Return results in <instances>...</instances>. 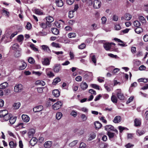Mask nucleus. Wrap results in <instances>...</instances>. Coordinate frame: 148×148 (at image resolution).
I'll list each match as a JSON object with an SVG mask.
<instances>
[{
  "mask_svg": "<svg viewBox=\"0 0 148 148\" xmlns=\"http://www.w3.org/2000/svg\"><path fill=\"white\" fill-rule=\"evenodd\" d=\"M90 86L95 89H97L98 90H99L100 89L99 87V86L98 85L95 84H91L90 85Z\"/></svg>",
  "mask_w": 148,
  "mask_h": 148,
  "instance_id": "obj_50",
  "label": "nucleus"
},
{
  "mask_svg": "<svg viewBox=\"0 0 148 148\" xmlns=\"http://www.w3.org/2000/svg\"><path fill=\"white\" fill-rule=\"evenodd\" d=\"M60 78H59V77L56 78L54 79L53 81V85H56L58 82H60Z\"/></svg>",
  "mask_w": 148,
  "mask_h": 148,
  "instance_id": "obj_48",
  "label": "nucleus"
},
{
  "mask_svg": "<svg viewBox=\"0 0 148 148\" xmlns=\"http://www.w3.org/2000/svg\"><path fill=\"white\" fill-rule=\"evenodd\" d=\"M80 117L83 121H86L87 119V116L85 114H81Z\"/></svg>",
  "mask_w": 148,
  "mask_h": 148,
  "instance_id": "obj_53",
  "label": "nucleus"
},
{
  "mask_svg": "<svg viewBox=\"0 0 148 148\" xmlns=\"http://www.w3.org/2000/svg\"><path fill=\"white\" fill-rule=\"evenodd\" d=\"M116 93V95L118 99L121 100H123L124 99L123 94L122 93L121 90L120 89H118L115 90Z\"/></svg>",
  "mask_w": 148,
  "mask_h": 148,
  "instance_id": "obj_1",
  "label": "nucleus"
},
{
  "mask_svg": "<svg viewBox=\"0 0 148 148\" xmlns=\"http://www.w3.org/2000/svg\"><path fill=\"white\" fill-rule=\"evenodd\" d=\"M16 119V117H12V116L9 119V122L11 124H14L15 122Z\"/></svg>",
  "mask_w": 148,
  "mask_h": 148,
  "instance_id": "obj_35",
  "label": "nucleus"
},
{
  "mask_svg": "<svg viewBox=\"0 0 148 148\" xmlns=\"http://www.w3.org/2000/svg\"><path fill=\"white\" fill-rule=\"evenodd\" d=\"M108 135L110 138H112L114 136V133L108 132Z\"/></svg>",
  "mask_w": 148,
  "mask_h": 148,
  "instance_id": "obj_61",
  "label": "nucleus"
},
{
  "mask_svg": "<svg viewBox=\"0 0 148 148\" xmlns=\"http://www.w3.org/2000/svg\"><path fill=\"white\" fill-rule=\"evenodd\" d=\"M22 120L25 122L27 123L30 120L29 117L27 115L23 114L21 116Z\"/></svg>",
  "mask_w": 148,
  "mask_h": 148,
  "instance_id": "obj_14",
  "label": "nucleus"
},
{
  "mask_svg": "<svg viewBox=\"0 0 148 148\" xmlns=\"http://www.w3.org/2000/svg\"><path fill=\"white\" fill-rule=\"evenodd\" d=\"M28 61L29 63L32 64H34L35 62V61L34 58L31 57H29V58Z\"/></svg>",
  "mask_w": 148,
  "mask_h": 148,
  "instance_id": "obj_54",
  "label": "nucleus"
},
{
  "mask_svg": "<svg viewBox=\"0 0 148 148\" xmlns=\"http://www.w3.org/2000/svg\"><path fill=\"white\" fill-rule=\"evenodd\" d=\"M92 74L91 72H86L84 76V78L88 81H90L92 78Z\"/></svg>",
  "mask_w": 148,
  "mask_h": 148,
  "instance_id": "obj_2",
  "label": "nucleus"
},
{
  "mask_svg": "<svg viewBox=\"0 0 148 148\" xmlns=\"http://www.w3.org/2000/svg\"><path fill=\"white\" fill-rule=\"evenodd\" d=\"M90 59L91 61L95 65H96L97 59L96 56L93 53H92L90 55Z\"/></svg>",
  "mask_w": 148,
  "mask_h": 148,
  "instance_id": "obj_12",
  "label": "nucleus"
},
{
  "mask_svg": "<svg viewBox=\"0 0 148 148\" xmlns=\"http://www.w3.org/2000/svg\"><path fill=\"white\" fill-rule=\"evenodd\" d=\"M121 120V116H117L114 117L113 120V122L115 123H120Z\"/></svg>",
  "mask_w": 148,
  "mask_h": 148,
  "instance_id": "obj_11",
  "label": "nucleus"
},
{
  "mask_svg": "<svg viewBox=\"0 0 148 148\" xmlns=\"http://www.w3.org/2000/svg\"><path fill=\"white\" fill-rule=\"evenodd\" d=\"M30 47L34 51H38V49L36 48L34 45L33 44H31L30 45Z\"/></svg>",
  "mask_w": 148,
  "mask_h": 148,
  "instance_id": "obj_59",
  "label": "nucleus"
},
{
  "mask_svg": "<svg viewBox=\"0 0 148 148\" xmlns=\"http://www.w3.org/2000/svg\"><path fill=\"white\" fill-rule=\"evenodd\" d=\"M105 129L107 131H109L114 130V127L111 125H106L105 127Z\"/></svg>",
  "mask_w": 148,
  "mask_h": 148,
  "instance_id": "obj_22",
  "label": "nucleus"
},
{
  "mask_svg": "<svg viewBox=\"0 0 148 148\" xmlns=\"http://www.w3.org/2000/svg\"><path fill=\"white\" fill-rule=\"evenodd\" d=\"M51 68H47L45 70L46 73L48 77H51L54 76L53 73L51 71Z\"/></svg>",
  "mask_w": 148,
  "mask_h": 148,
  "instance_id": "obj_7",
  "label": "nucleus"
},
{
  "mask_svg": "<svg viewBox=\"0 0 148 148\" xmlns=\"http://www.w3.org/2000/svg\"><path fill=\"white\" fill-rule=\"evenodd\" d=\"M35 132V130L34 129H32L29 130L28 132V136L29 137H32Z\"/></svg>",
  "mask_w": 148,
  "mask_h": 148,
  "instance_id": "obj_27",
  "label": "nucleus"
},
{
  "mask_svg": "<svg viewBox=\"0 0 148 148\" xmlns=\"http://www.w3.org/2000/svg\"><path fill=\"white\" fill-rule=\"evenodd\" d=\"M41 48L45 52L49 53L51 51L49 47L46 45H43L41 46Z\"/></svg>",
  "mask_w": 148,
  "mask_h": 148,
  "instance_id": "obj_18",
  "label": "nucleus"
},
{
  "mask_svg": "<svg viewBox=\"0 0 148 148\" xmlns=\"http://www.w3.org/2000/svg\"><path fill=\"white\" fill-rule=\"evenodd\" d=\"M79 148H86V145L84 143H81L80 144Z\"/></svg>",
  "mask_w": 148,
  "mask_h": 148,
  "instance_id": "obj_64",
  "label": "nucleus"
},
{
  "mask_svg": "<svg viewBox=\"0 0 148 148\" xmlns=\"http://www.w3.org/2000/svg\"><path fill=\"white\" fill-rule=\"evenodd\" d=\"M132 18V16L129 14L127 13L124 16L121 17V19H125L126 20H130Z\"/></svg>",
  "mask_w": 148,
  "mask_h": 148,
  "instance_id": "obj_10",
  "label": "nucleus"
},
{
  "mask_svg": "<svg viewBox=\"0 0 148 148\" xmlns=\"http://www.w3.org/2000/svg\"><path fill=\"white\" fill-rule=\"evenodd\" d=\"M101 2L99 0H94L93 6L95 9L99 8L101 6Z\"/></svg>",
  "mask_w": 148,
  "mask_h": 148,
  "instance_id": "obj_4",
  "label": "nucleus"
},
{
  "mask_svg": "<svg viewBox=\"0 0 148 148\" xmlns=\"http://www.w3.org/2000/svg\"><path fill=\"white\" fill-rule=\"evenodd\" d=\"M112 101L114 103H116L117 102V99L116 97L114 95H112L111 97Z\"/></svg>",
  "mask_w": 148,
  "mask_h": 148,
  "instance_id": "obj_39",
  "label": "nucleus"
},
{
  "mask_svg": "<svg viewBox=\"0 0 148 148\" xmlns=\"http://www.w3.org/2000/svg\"><path fill=\"white\" fill-rule=\"evenodd\" d=\"M53 95L56 97H58L60 95L59 91L58 90H54L52 92Z\"/></svg>",
  "mask_w": 148,
  "mask_h": 148,
  "instance_id": "obj_26",
  "label": "nucleus"
},
{
  "mask_svg": "<svg viewBox=\"0 0 148 148\" xmlns=\"http://www.w3.org/2000/svg\"><path fill=\"white\" fill-rule=\"evenodd\" d=\"M24 37L23 35L18 36L17 38V40L19 42H21L23 40Z\"/></svg>",
  "mask_w": 148,
  "mask_h": 148,
  "instance_id": "obj_51",
  "label": "nucleus"
},
{
  "mask_svg": "<svg viewBox=\"0 0 148 148\" xmlns=\"http://www.w3.org/2000/svg\"><path fill=\"white\" fill-rule=\"evenodd\" d=\"M20 106V103L19 102H18L14 103L13 105V107L14 109L16 110L18 109Z\"/></svg>",
  "mask_w": 148,
  "mask_h": 148,
  "instance_id": "obj_31",
  "label": "nucleus"
},
{
  "mask_svg": "<svg viewBox=\"0 0 148 148\" xmlns=\"http://www.w3.org/2000/svg\"><path fill=\"white\" fill-rule=\"evenodd\" d=\"M133 25L135 27H138L140 26V23L138 21H134L133 23Z\"/></svg>",
  "mask_w": 148,
  "mask_h": 148,
  "instance_id": "obj_44",
  "label": "nucleus"
},
{
  "mask_svg": "<svg viewBox=\"0 0 148 148\" xmlns=\"http://www.w3.org/2000/svg\"><path fill=\"white\" fill-rule=\"evenodd\" d=\"M35 84L36 85H41L42 86H44L45 84V82L43 81L38 80L35 82Z\"/></svg>",
  "mask_w": 148,
  "mask_h": 148,
  "instance_id": "obj_43",
  "label": "nucleus"
},
{
  "mask_svg": "<svg viewBox=\"0 0 148 148\" xmlns=\"http://www.w3.org/2000/svg\"><path fill=\"white\" fill-rule=\"evenodd\" d=\"M86 46V45L84 43H82L78 46V48L80 49H84Z\"/></svg>",
  "mask_w": 148,
  "mask_h": 148,
  "instance_id": "obj_60",
  "label": "nucleus"
},
{
  "mask_svg": "<svg viewBox=\"0 0 148 148\" xmlns=\"http://www.w3.org/2000/svg\"><path fill=\"white\" fill-rule=\"evenodd\" d=\"M105 49L107 51L109 50L111 48V44L109 43H106L103 45Z\"/></svg>",
  "mask_w": 148,
  "mask_h": 148,
  "instance_id": "obj_29",
  "label": "nucleus"
},
{
  "mask_svg": "<svg viewBox=\"0 0 148 148\" xmlns=\"http://www.w3.org/2000/svg\"><path fill=\"white\" fill-rule=\"evenodd\" d=\"M51 45L52 46L56 48H60V45L59 44L56 43L54 42H52Z\"/></svg>",
  "mask_w": 148,
  "mask_h": 148,
  "instance_id": "obj_58",
  "label": "nucleus"
},
{
  "mask_svg": "<svg viewBox=\"0 0 148 148\" xmlns=\"http://www.w3.org/2000/svg\"><path fill=\"white\" fill-rule=\"evenodd\" d=\"M118 129L119 130V132L120 133H121L123 131L125 130H128V129L127 128L122 127L121 126H119L118 127Z\"/></svg>",
  "mask_w": 148,
  "mask_h": 148,
  "instance_id": "obj_52",
  "label": "nucleus"
},
{
  "mask_svg": "<svg viewBox=\"0 0 148 148\" xmlns=\"http://www.w3.org/2000/svg\"><path fill=\"white\" fill-rule=\"evenodd\" d=\"M68 37L69 38H74L76 36V34L75 33H70L68 34Z\"/></svg>",
  "mask_w": 148,
  "mask_h": 148,
  "instance_id": "obj_49",
  "label": "nucleus"
},
{
  "mask_svg": "<svg viewBox=\"0 0 148 148\" xmlns=\"http://www.w3.org/2000/svg\"><path fill=\"white\" fill-rule=\"evenodd\" d=\"M43 109V107L42 106H38L34 108L33 110L35 112H36L40 111Z\"/></svg>",
  "mask_w": 148,
  "mask_h": 148,
  "instance_id": "obj_13",
  "label": "nucleus"
},
{
  "mask_svg": "<svg viewBox=\"0 0 148 148\" xmlns=\"http://www.w3.org/2000/svg\"><path fill=\"white\" fill-rule=\"evenodd\" d=\"M21 49H18L16 50L14 53V56L16 57H18L21 56Z\"/></svg>",
  "mask_w": 148,
  "mask_h": 148,
  "instance_id": "obj_37",
  "label": "nucleus"
},
{
  "mask_svg": "<svg viewBox=\"0 0 148 148\" xmlns=\"http://www.w3.org/2000/svg\"><path fill=\"white\" fill-rule=\"evenodd\" d=\"M114 40L116 41H117L118 42L122 43L118 44V45H120L122 47H126L127 46V45H126L125 43H124L123 41L121 40L120 39L116 38H115L114 39Z\"/></svg>",
  "mask_w": 148,
  "mask_h": 148,
  "instance_id": "obj_16",
  "label": "nucleus"
},
{
  "mask_svg": "<svg viewBox=\"0 0 148 148\" xmlns=\"http://www.w3.org/2000/svg\"><path fill=\"white\" fill-rule=\"evenodd\" d=\"M62 105V103L60 101H58L52 106L53 109L55 110H57L59 109Z\"/></svg>",
  "mask_w": 148,
  "mask_h": 148,
  "instance_id": "obj_6",
  "label": "nucleus"
},
{
  "mask_svg": "<svg viewBox=\"0 0 148 148\" xmlns=\"http://www.w3.org/2000/svg\"><path fill=\"white\" fill-rule=\"evenodd\" d=\"M8 85L7 82H3L0 84V88L2 89H4L8 86Z\"/></svg>",
  "mask_w": 148,
  "mask_h": 148,
  "instance_id": "obj_28",
  "label": "nucleus"
},
{
  "mask_svg": "<svg viewBox=\"0 0 148 148\" xmlns=\"http://www.w3.org/2000/svg\"><path fill=\"white\" fill-rule=\"evenodd\" d=\"M96 136V134L94 132H90L88 136V140L90 141L93 140L95 138Z\"/></svg>",
  "mask_w": 148,
  "mask_h": 148,
  "instance_id": "obj_9",
  "label": "nucleus"
},
{
  "mask_svg": "<svg viewBox=\"0 0 148 148\" xmlns=\"http://www.w3.org/2000/svg\"><path fill=\"white\" fill-rule=\"evenodd\" d=\"M51 31L53 34L57 35L59 34V30L56 28H52Z\"/></svg>",
  "mask_w": 148,
  "mask_h": 148,
  "instance_id": "obj_34",
  "label": "nucleus"
},
{
  "mask_svg": "<svg viewBox=\"0 0 148 148\" xmlns=\"http://www.w3.org/2000/svg\"><path fill=\"white\" fill-rule=\"evenodd\" d=\"M34 12L36 14L38 15H41L42 14V13L41 11V10L38 9H35L34 10Z\"/></svg>",
  "mask_w": 148,
  "mask_h": 148,
  "instance_id": "obj_56",
  "label": "nucleus"
},
{
  "mask_svg": "<svg viewBox=\"0 0 148 148\" xmlns=\"http://www.w3.org/2000/svg\"><path fill=\"white\" fill-rule=\"evenodd\" d=\"M2 13L4 15L7 17L9 16V12L8 11V10L4 8H3L2 9Z\"/></svg>",
  "mask_w": 148,
  "mask_h": 148,
  "instance_id": "obj_23",
  "label": "nucleus"
},
{
  "mask_svg": "<svg viewBox=\"0 0 148 148\" xmlns=\"http://www.w3.org/2000/svg\"><path fill=\"white\" fill-rule=\"evenodd\" d=\"M80 86L81 88L83 90L86 89L88 87V85L85 82H82L80 84Z\"/></svg>",
  "mask_w": 148,
  "mask_h": 148,
  "instance_id": "obj_19",
  "label": "nucleus"
},
{
  "mask_svg": "<svg viewBox=\"0 0 148 148\" xmlns=\"http://www.w3.org/2000/svg\"><path fill=\"white\" fill-rule=\"evenodd\" d=\"M78 142L77 140H74L71 143L69 144V145L70 147H72L75 146L77 143Z\"/></svg>",
  "mask_w": 148,
  "mask_h": 148,
  "instance_id": "obj_42",
  "label": "nucleus"
},
{
  "mask_svg": "<svg viewBox=\"0 0 148 148\" xmlns=\"http://www.w3.org/2000/svg\"><path fill=\"white\" fill-rule=\"evenodd\" d=\"M70 114L74 117H76L77 115V112L74 110H72L70 113Z\"/></svg>",
  "mask_w": 148,
  "mask_h": 148,
  "instance_id": "obj_57",
  "label": "nucleus"
},
{
  "mask_svg": "<svg viewBox=\"0 0 148 148\" xmlns=\"http://www.w3.org/2000/svg\"><path fill=\"white\" fill-rule=\"evenodd\" d=\"M47 21L46 23L47 24V23H51L54 21L53 18L51 16H48L46 18Z\"/></svg>",
  "mask_w": 148,
  "mask_h": 148,
  "instance_id": "obj_30",
  "label": "nucleus"
},
{
  "mask_svg": "<svg viewBox=\"0 0 148 148\" xmlns=\"http://www.w3.org/2000/svg\"><path fill=\"white\" fill-rule=\"evenodd\" d=\"M94 124L96 129H99L102 126V124L99 121H96L95 122Z\"/></svg>",
  "mask_w": 148,
  "mask_h": 148,
  "instance_id": "obj_32",
  "label": "nucleus"
},
{
  "mask_svg": "<svg viewBox=\"0 0 148 148\" xmlns=\"http://www.w3.org/2000/svg\"><path fill=\"white\" fill-rule=\"evenodd\" d=\"M134 125L136 127L140 126L141 124V120L139 119H136L134 121Z\"/></svg>",
  "mask_w": 148,
  "mask_h": 148,
  "instance_id": "obj_24",
  "label": "nucleus"
},
{
  "mask_svg": "<svg viewBox=\"0 0 148 148\" xmlns=\"http://www.w3.org/2000/svg\"><path fill=\"white\" fill-rule=\"evenodd\" d=\"M138 18L140 21L142 23H145L146 22V21L145 20V18L143 16H139Z\"/></svg>",
  "mask_w": 148,
  "mask_h": 148,
  "instance_id": "obj_45",
  "label": "nucleus"
},
{
  "mask_svg": "<svg viewBox=\"0 0 148 148\" xmlns=\"http://www.w3.org/2000/svg\"><path fill=\"white\" fill-rule=\"evenodd\" d=\"M97 25L95 23L92 24L90 27V28L91 30H95L98 29Z\"/></svg>",
  "mask_w": 148,
  "mask_h": 148,
  "instance_id": "obj_41",
  "label": "nucleus"
},
{
  "mask_svg": "<svg viewBox=\"0 0 148 148\" xmlns=\"http://www.w3.org/2000/svg\"><path fill=\"white\" fill-rule=\"evenodd\" d=\"M145 133V132L143 130H138L136 131V134L137 135L140 136L143 134Z\"/></svg>",
  "mask_w": 148,
  "mask_h": 148,
  "instance_id": "obj_46",
  "label": "nucleus"
},
{
  "mask_svg": "<svg viewBox=\"0 0 148 148\" xmlns=\"http://www.w3.org/2000/svg\"><path fill=\"white\" fill-rule=\"evenodd\" d=\"M50 60L48 58H45L42 61V63L43 65L48 66L49 65Z\"/></svg>",
  "mask_w": 148,
  "mask_h": 148,
  "instance_id": "obj_17",
  "label": "nucleus"
},
{
  "mask_svg": "<svg viewBox=\"0 0 148 148\" xmlns=\"http://www.w3.org/2000/svg\"><path fill=\"white\" fill-rule=\"evenodd\" d=\"M80 110L86 113H87L88 111V109L85 107L82 108L80 109Z\"/></svg>",
  "mask_w": 148,
  "mask_h": 148,
  "instance_id": "obj_63",
  "label": "nucleus"
},
{
  "mask_svg": "<svg viewBox=\"0 0 148 148\" xmlns=\"http://www.w3.org/2000/svg\"><path fill=\"white\" fill-rule=\"evenodd\" d=\"M8 113V111L6 110H4L0 111V117L2 118Z\"/></svg>",
  "mask_w": 148,
  "mask_h": 148,
  "instance_id": "obj_21",
  "label": "nucleus"
},
{
  "mask_svg": "<svg viewBox=\"0 0 148 148\" xmlns=\"http://www.w3.org/2000/svg\"><path fill=\"white\" fill-rule=\"evenodd\" d=\"M21 63L22 65L18 67V69L20 70H22L25 69L27 66V64L23 61H21Z\"/></svg>",
  "mask_w": 148,
  "mask_h": 148,
  "instance_id": "obj_15",
  "label": "nucleus"
},
{
  "mask_svg": "<svg viewBox=\"0 0 148 148\" xmlns=\"http://www.w3.org/2000/svg\"><path fill=\"white\" fill-rule=\"evenodd\" d=\"M52 144V142L51 141H47L46 142L44 145L45 147L48 148L50 147Z\"/></svg>",
  "mask_w": 148,
  "mask_h": 148,
  "instance_id": "obj_33",
  "label": "nucleus"
},
{
  "mask_svg": "<svg viewBox=\"0 0 148 148\" xmlns=\"http://www.w3.org/2000/svg\"><path fill=\"white\" fill-rule=\"evenodd\" d=\"M37 139L35 138H32L29 141V143L32 146H34L37 143Z\"/></svg>",
  "mask_w": 148,
  "mask_h": 148,
  "instance_id": "obj_20",
  "label": "nucleus"
},
{
  "mask_svg": "<svg viewBox=\"0 0 148 148\" xmlns=\"http://www.w3.org/2000/svg\"><path fill=\"white\" fill-rule=\"evenodd\" d=\"M74 12V11H70L69 12V15L68 16L69 18H71L73 17L74 16V14L73 13Z\"/></svg>",
  "mask_w": 148,
  "mask_h": 148,
  "instance_id": "obj_55",
  "label": "nucleus"
},
{
  "mask_svg": "<svg viewBox=\"0 0 148 148\" xmlns=\"http://www.w3.org/2000/svg\"><path fill=\"white\" fill-rule=\"evenodd\" d=\"M56 5L59 7H62L63 5V1L62 0H56Z\"/></svg>",
  "mask_w": 148,
  "mask_h": 148,
  "instance_id": "obj_25",
  "label": "nucleus"
},
{
  "mask_svg": "<svg viewBox=\"0 0 148 148\" xmlns=\"http://www.w3.org/2000/svg\"><path fill=\"white\" fill-rule=\"evenodd\" d=\"M53 69L55 72L58 73L61 69L60 64H55Z\"/></svg>",
  "mask_w": 148,
  "mask_h": 148,
  "instance_id": "obj_8",
  "label": "nucleus"
},
{
  "mask_svg": "<svg viewBox=\"0 0 148 148\" xmlns=\"http://www.w3.org/2000/svg\"><path fill=\"white\" fill-rule=\"evenodd\" d=\"M135 31L136 33L139 34L142 32L143 31V30L142 28L138 27L135 29Z\"/></svg>",
  "mask_w": 148,
  "mask_h": 148,
  "instance_id": "obj_38",
  "label": "nucleus"
},
{
  "mask_svg": "<svg viewBox=\"0 0 148 148\" xmlns=\"http://www.w3.org/2000/svg\"><path fill=\"white\" fill-rule=\"evenodd\" d=\"M134 145L130 143H128L127 145H125V147L126 148H131L133 147Z\"/></svg>",
  "mask_w": 148,
  "mask_h": 148,
  "instance_id": "obj_62",
  "label": "nucleus"
},
{
  "mask_svg": "<svg viewBox=\"0 0 148 148\" xmlns=\"http://www.w3.org/2000/svg\"><path fill=\"white\" fill-rule=\"evenodd\" d=\"M62 114L61 112H57L56 114V118L58 120H60L61 118L62 117Z\"/></svg>",
  "mask_w": 148,
  "mask_h": 148,
  "instance_id": "obj_47",
  "label": "nucleus"
},
{
  "mask_svg": "<svg viewBox=\"0 0 148 148\" xmlns=\"http://www.w3.org/2000/svg\"><path fill=\"white\" fill-rule=\"evenodd\" d=\"M12 116V114L8 113L7 114H6V115H5L3 117L1 118V121L2 122L8 121L9 120L10 118Z\"/></svg>",
  "mask_w": 148,
  "mask_h": 148,
  "instance_id": "obj_5",
  "label": "nucleus"
},
{
  "mask_svg": "<svg viewBox=\"0 0 148 148\" xmlns=\"http://www.w3.org/2000/svg\"><path fill=\"white\" fill-rule=\"evenodd\" d=\"M23 88V86L22 84H16L14 86V91L16 92H20Z\"/></svg>",
  "mask_w": 148,
  "mask_h": 148,
  "instance_id": "obj_3",
  "label": "nucleus"
},
{
  "mask_svg": "<svg viewBox=\"0 0 148 148\" xmlns=\"http://www.w3.org/2000/svg\"><path fill=\"white\" fill-rule=\"evenodd\" d=\"M9 145L11 148H15L16 147V144L15 142L11 141L9 142Z\"/></svg>",
  "mask_w": 148,
  "mask_h": 148,
  "instance_id": "obj_36",
  "label": "nucleus"
},
{
  "mask_svg": "<svg viewBox=\"0 0 148 148\" xmlns=\"http://www.w3.org/2000/svg\"><path fill=\"white\" fill-rule=\"evenodd\" d=\"M11 48L14 51H16L18 49H20L18 47V44L16 43L14 44L12 47H11Z\"/></svg>",
  "mask_w": 148,
  "mask_h": 148,
  "instance_id": "obj_40",
  "label": "nucleus"
}]
</instances>
